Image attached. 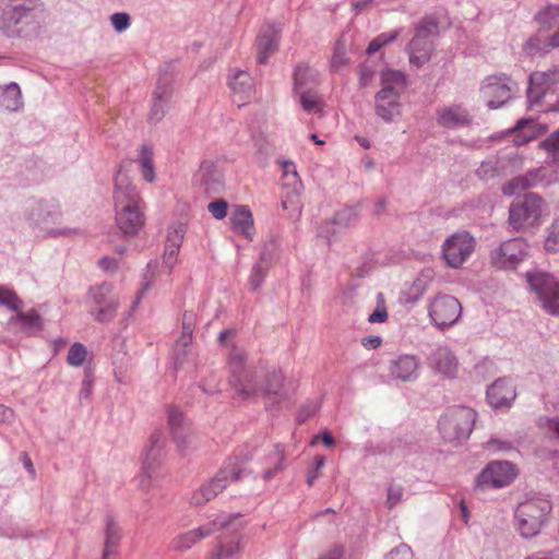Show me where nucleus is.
<instances>
[{
    "label": "nucleus",
    "instance_id": "nucleus-52",
    "mask_svg": "<svg viewBox=\"0 0 559 559\" xmlns=\"http://www.w3.org/2000/svg\"><path fill=\"white\" fill-rule=\"evenodd\" d=\"M477 176L483 180H488L498 175V162L496 159H487L476 170Z\"/></svg>",
    "mask_w": 559,
    "mask_h": 559
},
{
    "label": "nucleus",
    "instance_id": "nucleus-18",
    "mask_svg": "<svg viewBox=\"0 0 559 559\" xmlns=\"http://www.w3.org/2000/svg\"><path fill=\"white\" fill-rule=\"evenodd\" d=\"M557 180L558 176L555 171L546 167H538L511 179L503 186L502 192L504 195L512 197L538 186H549Z\"/></svg>",
    "mask_w": 559,
    "mask_h": 559
},
{
    "label": "nucleus",
    "instance_id": "nucleus-34",
    "mask_svg": "<svg viewBox=\"0 0 559 559\" xmlns=\"http://www.w3.org/2000/svg\"><path fill=\"white\" fill-rule=\"evenodd\" d=\"M0 107L13 112L23 109L24 102L17 83L0 84Z\"/></svg>",
    "mask_w": 559,
    "mask_h": 559
},
{
    "label": "nucleus",
    "instance_id": "nucleus-16",
    "mask_svg": "<svg viewBox=\"0 0 559 559\" xmlns=\"http://www.w3.org/2000/svg\"><path fill=\"white\" fill-rule=\"evenodd\" d=\"M516 466L510 461H491L477 475V488H503L518 476Z\"/></svg>",
    "mask_w": 559,
    "mask_h": 559
},
{
    "label": "nucleus",
    "instance_id": "nucleus-24",
    "mask_svg": "<svg viewBox=\"0 0 559 559\" xmlns=\"http://www.w3.org/2000/svg\"><path fill=\"white\" fill-rule=\"evenodd\" d=\"M278 250V245L276 240L271 239L270 241L265 242L258 261L253 264L250 278H249V286L250 289L253 292H257L263 284L269 267L275 258Z\"/></svg>",
    "mask_w": 559,
    "mask_h": 559
},
{
    "label": "nucleus",
    "instance_id": "nucleus-54",
    "mask_svg": "<svg viewBox=\"0 0 559 559\" xmlns=\"http://www.w3.org/2000/svg\"><path fill=\"white\" fill-rule=\"evenodd\" d=\"M359 86L367 87L373 81L376 70L374 67L368 63H362L357 69Z\"/></svg>",
    "mask_w": 559,
    "mask_h": 559
},
{
    "label": "nucleus",
    "instance_id": "nucleus-41",
    "mask_svg": "<svg viewBox=\"0 0 559 559\" xmlns=\"http://www.w3.org/2000/svg\"><path fill=\"white\" fill-rule=\"evenodd\" d=\"M357 219V211L354 207H345L335 213L333 218L329 219L328 227L338 224V230L345 231Z\"/></svg>",
    "mask_w": 559,
    "mask_h": 559
},
{
    "label": "nucleus",
    "instance_id": "nucleus-33",
    "mask_svg": "<svg viewBox=\"0 0 559 559\" xmlns=\"http://www.w3.org/2000/svg\"><path fill=\"white\" fill-rule=\"evenodd\" d=\"M168 425L174 441L177 443L178 448L182 450L189 436V426L183 414L178 408L169 407Z\"/></svg>",
    "mask_w": 559,
    "mask_h": 559
},
{
    "label": "nucleus",
    "instance_id": "nucleus-3",
    "mask_svg": "<svg viewBox=\"0 0 559 559\" xmlns=\"http://www.w3.org/2000/svg\"><path fill=\"white\" fill-rule=\"evenodd\" d=\"M43 31L37 0H0V33L10 39L33 40Z\"/></svg>",
    "mask_w": 559,
    "mask_h": 559
},
{
    "label": "nucleus",
    "instance_id": "nucleus-50",
    "mask_svg": "<svg viewBox=\"0 0 559 559\" xmlns=\"http://www.w3.org/2000/svg\"><path fill=\"white\" fill-rule=\"evenodd\" d=\"M536 20L549 27L559 20V5L550 4L536 14Z\"/></svg>",
    "mask_w": 559,
    "mask_h": 559
},
{
    "label": "nucleus",
    "instance_id": "nucleus-4",
    "mask_svg": "<svg viewBox=\"0 0 559 559\" xmlns=\"http://www.w3.org/2000/svg\"><path fill=\"white\" fill-rule=\"evenodd\" d=\"M552 504L543 495L527 497L514 510V527L523 538L537 536L548 522Z\"/></svg>",
    "mask_w": 559,
    "mask_h": 559
},
{
    "label": "nucleus",
    "instance_id": "nucleus-36",
    "mask_svg": "<svg viewBox=\"0 0 559 559\" xmlns=\"http://www.w3.org/2000/svg\"><path fill=\"white\" fill-rule=\"evenodd\" d=\"M319 81V73L316 69L306 63H299L294 72V91L313 90Z\"/></svg>",
    "mask_w": 559,
    "mask_h": 559
},
{
    "label": "nucleus",
    "instance_id": "nucleus-48",
    "mask_svg": "<svg viewBox=\"0 0 559 559\" xmlns=\"http://www.w3.org/2000/svg\"><path fill=\"white\" fill-rule=\"evenodd\" d=\"M192 342V334L181 332L180 337L176 343L175 359L177 365L185 362V357L188 353V347Z\"/></svg>",
    "mask_w": 559,
    "mask_h": 559
},
{
    "label": "nucleus",
    "instance_id": "nucleus-58",
    "mask_svg": "<svg viewBox=\"0 0 559 559\" xmlns=\"http://www.w3.org/2000/svg\"><path fill=\"white\" fill-rule=\"evenodd\" d=\"M110 22L117 33H122L129 28L131 19L126 12H116L110 16Z\"/></svg>",
    "mask_w": 559,
    "mask_h": 559
},
{
    "label": "nucleus",
    "instance_id": "nucleus-28",
    "mask_svg": "<svg viewBox=\"0 0 559 559\" xmlns=\"http://www.w3.org/2000/svg\"><path fill=\"white\" fill-rule=\"evenodd\" d=\"M170 95L171 88L168 81L166 79H159L154 91V102L148 114L150 122L157 123L164 118Z\"/></svg>",
    "mask_w": 559,
    "mask_h": 559
},
{
    "label": "nucleus",
    "instance_id": "nucleus-51",
    "mask_svg": "<svg viewBox=\"0 0 559 559\" xmlns=\"http://www.w3.org/2000/svg\"><path fill=\"white\" fill-rule=\"evenodd\" d=\"M388 319V311L384 304V296L382 293H379L377 295V307L376 309L369 314L368 321L370 323H382Z\"/></svg>",
    "mask_w": 559,
    "mask_h": 559
},
{
    "label": "nucleus",
    "instance_id": "nucleus-9",
    "mask_svg": "<svg viewBox=\"0 0 559 559\" xmlns=\"http://www.w3.org/2000/svg\"><path fill=\"white\" fill-rule=\"evenodd\" d=\"M546 209L544 200L536 193H526L513 201L509 209V224L519 231L537 225Z\"/></svg>",
    "mask_w": 559,
    "mask_h": 559
},
{
    "label": "nucleus",
    "instance_id": "nucleus-37",
    "mask_svg": "<svg viewBox=\"0 0 559 559\" xmlns=\"http://www.w3.org/2000/svg\"><path fill=\"white\" fill-rule=\"evenodd\" d=\"M265 460L269 466L263 473V479L269 481L283 469V462L285 460L284 447L280 443L274 444Z\"/></svg>",
    "mask_w": 559,
    "mask_h": 559
},
{
    "label": "nucleus",
    "instance_id": "nucleus-13",
    "mask_svg": "<svg viewBox=\"0 0 559 559\" xmlns=\"http://www.w3.org/2000/svg\"><path fill=\"white\" fill-rule=\"evenodd\" d=\"M23 216L31 227L43 228L59 221L60 203L55 198L28 199L23 205Z\"/></svg>",
    "mask_w": 559,
    "mask_h": 559
},
{
    "label": "nucleus",
    "instance_id": "nucleus-30",
    "mask_svg": "<svg viewBox=\"0 0 559 559\" xmlns=\"http://www.w3.org/2000/svg\"><path fill=\"white\" fill-rule=\"evenodd\" d=\"M430 364L447 377H454L457 369V359L447 346L437 347L429 357Z\"/></svg>",
    "mask_w": 559,
    "mask_h": 559
},
{
    "label": "nucleus",
    "instance_id": "nucleus-47",
    "mask_svg": "<svg viewBox=\"0 0 559 559\" xmlns=\"http://www.w3.org/2000/svg\"><path fill=\"white\" fill-rule=\"evenodd\" d=\"M187 233V227L182 223L174 224L167 235L166 245L167 247L180 249L183 237Z\"/></svg>",
    "mask_w": 559,
    "mask_h": 559
},
{
    "label": "nucleus",
    "instance_id": "nucleus-12",
    "mask_svg": "<svg viewBox=\"0 0 559 559\" xmlns=\"http://www.w3.org/2000/svg\"><path fill=\"white\" fill-rule=\"evenodd\" d=\"M557 92H559V66L531 73L527 86L528 109H540L546 94Z\"/></svg>",
    "mask_w": 559,
    "mask_h": 559
},
{
    "label": "nucleus",
    "instance_id": "nucleus-62",
    "mask_svg": "<svg viewBox=\"0 0 559 559\" xmlns=\"http://www.w3.org/2000/svg\"><path fill=\"white\" fill-rule=\"evenodd\" d=\"M403 488L400 485H390L388 488L386 506L392 509L402 501Z\"/></svg>",
    "mask_w": 559,
    "mask_h": 559
},
{
    "label": "nucleus",
    "instance_id": "nucleus-23",
    "mask_svg": "<svg viewBox=\"0 0 559 559\" xmlns=\"http://www.w3.org/2000/svg\"><path fill=\"white\" fill-rule=\"evenodd\" d=\"M420 361L416 355L401 354L390 360L389 374L402 382L415 381L419 376Z\"/></svg>",
    "mask_w": 559,
    "mask_h": 559
},
{
    "label": "nucleus",
    "instance_id": "nucleus-64",
    "mask_svg": "<svg viewBox=\"0 0 559 559\" xmlns=\"http://www.w3.org/2000/svg\"><path fill=\"white\" fill-rule=\"evenodd\" d=\"M540 426L559 439V418H543Z\"/></svg>",
    "mask_w": 559,
    "mask_h": 559
},
{
    "label": "nucleus",
    "instance_id": "nucleus-42",
    "mask_svg": "<svg viewBox=\"0 0 559 559\" xmlns=\"http://www.w3.org/2000/svg\"><path fill=\"white\" fill-rule=\"evenodd\" d=\"M0 306H3L12 311H19L23 308V301L12 289L0 285Z\"/></svg>",
    "mask_w": 559,
    "mask_h": 559
},
{
    "label": "nucleus",
    "instance_id": "nucleus-44",
    "mask_svg": "<svg viewBox=\"0 0 559 559\" xmlns=\"http://www.w3.org/2000/svg\"><path fill=\"white\" fill-rule=\"evenodd\" d=\"M544 248L547 252L559 251V217L546 229Z\"/></svg>",
    "mask_w": 559,
    "mask_h": 559
},
{
    "label": "nucleus",
    "instance_id": "nucleus-15",
    "mask_svg": "<svg viewBox=\"0 0 559 559\" xmlns=\"http://www.w3.org/2000/svg\"><path fill=\"white\" fill-rule=\"evenodd\" d=\"M530 245L521 237L502 241L490 251L491 264L500 270H514L528 255Z\"/></svg>",
    "mask_w": 559,
    "mask_h": 559
},
{
    "label": "nucleus",
    "instance_id": "nucleus-35",
    "mask_svg": "<svg viewBox=\"0 0 559 559\" xmlns=\"http://www.w3.org/2000/svg\"><path fill=\"white\" fill-rule=\"evenodd\" d=\"M508 132L515 134L514 142L516 145H524L537 136V122L533 118H522Z\"/></svg>",
    "mask_w": 559,
    "mask_h": 559
},
{
    "label": "nucleus",
    "instance_id": "nucleus-40",
    "mask_svg": "<svg viewBox=\"0 0 559 559\" xmlns=\"http://www.w3.org/2000/svg\"><path fill=\"white\" fill-rule=\"evenodd\" d=\"M294 92L299 96L300 106L305 111L309 114L321 111L322 102L313 90H301Z\"/></svg>",
    "mask_w": 559,
    "mask_h": 559
},
{
    "label": "nucleus",
    "instance_id": "nucleus-38",
    "mask_svg": "<svg viewBox=\"0 0 559 559\" xmlns=\"http://www.w3.org/2000/svg\"><path fill=\"white\" fill-rule=\"evenodd\" d=\"M522 441L520 438L509 439L501 436H491L486 442V449L493 453H511L519 451Z\"/></svg>",
    "mask_w": 559,
    "mask_h": 559
},
{
    "label": "nucleus",
    "instance_id": "nucleus-21",
    "mask_svg": "<svg viewBox=\"0 0 559 559\" xmlns=\"http://www.w3.org/2000/svg\"><path fill=\"white\" fill-rule=\"evenodd\" d=\"M164 449V437L160 431H155L151 438L147 448L142 454L141 469L142 477L140 480L141 488H147L157 467L159 466Z\"/></svg>",
    "mask_w": 559,
    "mask_h": 559
},
{
    "label": "nucleus",
    "instance_id": "nucleus-5",
    "mask_svg": "<svg viewBox=\"0 0 559 559\" xmlns=\"http://www.w3.org/2000/svg\"><path fill=\"white\" fill-rule=\"evenodd\" d=\"M381 90L374 96V110L379 118L392 122L401 114V95L406 87V75L388 69L381 73Z\"/></svg>",
    "mask_w": 559,
    "mask_h": 559
},
{
    "label": "nucleus",
    "instance_id": "nucleus-20",
    "mask_svg": "<svg viewBox=\"0 0 559 559\" xmlns=\"http://www.w3.org/2000/svg\"><path fill=\"white\" fill-rule=\"evenodd\" d=\"M229 516L219 514L214 520L173 538L170 548L177 551H186L192 548L198 542L204 539L218 530L227 526Z\"/></svg>",
    "mask_w": 559,
    "mask_h": 559
},
{
    "label": "nucleus",
    "instance_id": "nucleus-27",
    "mask_svg": "<svg viewBox=\"0 0 559 559\" xmlns=\"http://www.w3.org/2000/svg\"><path fill=\"white\" fill-rule=\"evenodd\" d=\"M228 85L234 93L235 102H239V107L253 96L254 82L247 71L237 70L230 74Z\"/></svg>",
    "mask_w": 559,
    "mask_h": 559
},
{
    "label": "nucleus",
    "instance_id": "nucleus-55",
    "mask_svg": "<svg viewBox=\"0 0 559 559\" xmlns=\"http://www.w3.org/2000/svg\"><path fill=\"white\" fill-rule=\"evenodd\" d=\"M155 267V265L153 264V262H150L147 264V271L146 273L144 274V283H143V286L140 290V293L138 294L135 300L133 301L132 304V310H135V308L139 306L142 297L146 294V292L150 289L151 285H152V282H153V277H154V272H153V269Z\"/></svg>",
    "mask_w": 559,
    "mask_h": 559
},
{
    "label": "nucleus",
    "instance_id": "nucleus-6",
    "mask_svg": "<svg viewBox=\"0 0 559 559\" xmlns=\"http://www.w3.org/2000/svg\"><path fill=\"white\" fill-rule=\"evenodd\" d=\"M248 460L249 456H234L227 459L215 476L201 485L200 488L192 493L190 503L201 506L215 498L231 483L239 480L245 473V461Z\"/></svg>",
    "mask_w": 559,
    "mask_h": 559
},
{
    "label": "nucleus",
    "instance_id": "nucleus-61",
    "mask_svg": "<svg viewBox=\"0 0 559 559\" xmlns=\"http://www.w3.org/2000/svg\"><path fill=\"white\" fill-rule=\"evenodd\" d=\"M93 383H94V380H93L92 371L90 369H85L84 377L82 380L81 390L79 393L80 400H85L91 396L92 391H93Z\"/></svg>",
    "mask_w": 559,
    "mask_h": 559
},
{
    "label": "nucleus",
    "instance_id": "nucleus-49",
    "mask_svg": "<svg viewBox=\"0 0 559 559\" xmlns=\"http://www.w3.org/2000/svg\"><path fill=\"white\" fill-rule=\"evenodd\" d=\"M329 221L323 222L318 228V237L325 240L326 243L336 241L344 231L338 230V224L328 227Z\"/></svg>",
    "mask_w": 559,
    "mask_h": 559
},
{
    "label": "nucleus",
    "instance_id": "nucleus-14",
    "mask_svg": "<svg viewBox=\"0 0 559 559\" xmlns=\"http://www.w3.org/2000/svg\"><path fill=\"white\" fill-rule=\"evenodd\" d=\"M112 289L110 283H103L90 288L87 299L90 313L98 322H110L116 317L119 304Z\"/></svg>",
    "mask_w": 559,
    "mask_h": 559
},
{
    "label": "nucleus",
    "instance_id": "nucleus-46",
    "mask_svg": "<svg viewBox=\"0 0 559 559\" xmlns=\"http://www.w3.org/2000/svg\"><path fill=\"white\" fill-rule=\"evenodd\" d=\"M400 35V31L396 29V31H393V32H389V33H381L380 35H378L376 38H373L368 47H367V55H373L376 53L377 51H379L383 46L394 41L397 36Z\"/></svg>",
    "mask_w": 559,
    "mask_h": 559
},
{
    "label": "nucleus",
    "instance_id": "nucleus-7",
    "mask_svg": "<svg viewBox=\"0 0 559 559\" xmlns=\"http://www.w3.org/2000/svg\"><path fill=\"white\" fill-rule=\"evenodd\" d=\"M476 417L477 413L471 407H449L439 419V432L444 441L460 444L469 438Z\"/></svg>",
    "mask_w": 559,
    "mask_h": 559
},
{
    "label": "nucleus",
    "instance_id": "nucleus-8",
    "mask_svg": "<svg viewBox=\"0 0 559 559\" xmlns=\"http://www.w3.org/2000/svg\"><path fill=\"white\" fill-rule=\"evenodd\" d=\"M439 33L438 21L435 16L424 17L415 28L414 38L407 46L411 64L421 67L429 61L433 50L432 38Z\"/></svg>",
    "mask_w": 559,
    "mask_h": 559
},
{
    "label": "nucleus",
    "instance_id": "nucleus-25",
    "mask_svg": "<svg viewBox=\"0 0 559 559\" xmlns=\"http://www.w3.org/2000/svg\"><path fill=\"white\" fill-rule=\"evenodd\" d=\"M282 25L280 23H270L264 25L259 32L255 40L258 50V62L260 64L266 63L267 59L274 53L277 48Z\"/></svg>",
    "mask_w": 559,
    "mask_h": 559
},
{
    "label": "nucleus",
    "instance_id": "nucleus-57",
    "mask_svg": "<svg viewBox=\"0 0 559 559\" xmlns=\"http://www.w3.org/2000/svg\"><path fill=\"white\" fill-rule=\"evenodd\" d=\"M178 252H179V249H175V248L165 246L163 263H162V272H164L165 274L171 273V270L177 262Z\"/></svg>",
    "mask_w": 559,
    "mask_h": 559
},
{
    "label": "nucleus",
    "instance_id": "nucleus-31",
    "mask_svg": "<svg viewBox=\"0 0 559 559\" xmlns=\"http://www.w3.org/2000/svg\"><path fill=\"white\" fill-rule=\"evenodd\" d=\"M16 314L9 320V324L20 325V331L26 336H34L43 329V321L39 313L35 309L27 312L21 310L15 311Z\"/></svg>",
    "mask_w": 559,
    "mask_h": 559
},
{
    "label": "nucleus",
    "instance_id": "nucleus-17",
    "mask_svg": "<svg viewBox=\"0 0 559 559\" xmlns=\"http://www.w3.org/2000/svg\"><path fill=\"white\" fill-rule=\"evenodd\" d=\"M428 314L435 326L444 330L459 321L462 316V306L453 296L438 295L430 301Z\"/></svg>",
    "mask_w": 559,
    "mask_h": 559
},
{
    "label": "nucleus",
    "instance_id": "nucleus-43",
    "mask_svg": "<svg viewBox=\"0 0 559 559\" xmlns=\"http://www.w3.org/2000/svg\"><path fill=\"white\" fill-rule=\"evenodd\" d=\"M87 354L88 352L86 346L80 342H75L69 348L67 362L72 367H81L84 364Z\"/></svg>",
    "mask_w": 559,
    "mask_h": 559
},
{
    "label": "nucleus",
    "instance_id": "nucleus-53",
    "mask_svg": "<svg viewBox=\"0 0 559 559\" xmlns=\"http://www.w3.org/2000/svg\"><path fill=\"white\" fill-rule=\"evenodd\" d=\"M348 62L346 51L344 46H342L340 43L336 44L334 48L333 56L331 58V69L333 71H340L342 68H344Z\"/></svg>",
    "mask_w": 559,
    "mask_h": 559
},
{
    "label": "nucleus",
    "instance_id": "nucleus-59",
    "mask_svg": "<svg viewBox=\"0 0 559 559\" xmlns=\"http://www.w3.org/2000/svg\"><path fill=\"white\" fill-rule=\"evenodd\" d=\"M320 407V404L317 401H308L304 404L297 413V423L304 424L311 416H313Z\"/></svg>",
    "mask_w": 559,
    "mask_h": 559
},
{
    "label": "nucleus",
    "instance_id": "nucleus-56",
    "mask_svg": "<svg viewBox=\"0 0 559 559\" xmlns=\"http://www.w3.org/2000/svg\"><path fill=\"white\" fill-rule=\"evenodd\" d=\"M542 147L549 154L552 159L559 155V129L549 134L543 142Z\"/></svg>",
    "mask_w": 559,
    "mask_h": 559
},
{
    "label": "nucleus",
    "instance_id": "nucleus-22",
    "mask_svg": "<svg viewBox=\"0 0 559 559\" xmlns=\"http://www.w3.org/2000/svg\"><path fill=\"white\" fill-rule=\"evenodd\" d=\"M436 122L439 127L448 130H457L469 127L473 116L462 104H449L436 110Z\"/></svg>",
    "mask_w": 559,
    "mask_h": 559
},
{
    "label": "nucleus",
    "instance_id": "nucleus-29",
    "mask_svg": "<svg viewBox=\"0 0 559 559\" xmlns=\"http://www.w3.org/2000/svg\"><path fill=\"white\" fill-rule=\"evenodd\" d=\"M230 222L234 231L252 240L255 229L252 213L247 205H236L231 212Z\"/></svg>",
    "mask_w": 559,
    "mask_h": 559
},
{
    "label": "nucleus",
    "instance_id": "nucleus-19",
    "mask_svg": "<svg viewBox=\"0 0 559 559\" xmlns=\"http://www.w3.org/2000/svg\"><path fill=\"white\" fill-rule=\"evenodd\" d=\"M516 90V83L506 74L488 76L483 86L481 93L490 109H498L511 97Z\"/></svg>",
    "mask_w": 559,
    "mask_h": 559
},
{
    "label": "nucleus",
    "instance_id": "nucleus-60",
    "mask_svg": "<svg viewBox=\"0 0 559 559\" xmlns=\"http://www.w3.org/2000/svg\"><path fill=\"white\" fill-rule=\"evenodd\" d=\"M207 209L211 215L216 219H223L227 215V202L223 199L211 202Z\"/></svg>",
    "mask_w": 559,
    "mask_h": 559
},
{
    "label": "nucleus",
    "instance_id": "nucleus-39",
    "mask_svg": "<svg viewBox=\"0 0 559 559\" xmlns=\"http://www.w3.org/2000/svg\"><path fill=\"white\" fill-rule=\"evenodd\" d=\"M120 537L119 526L110 515H107L105 521V544L103 552L116 555Z\"/></svg>",
    "mask_w": 559,
    "mask_h": 559
},
{
    "label": "nucleus",
    "instance_id": "nucleus-32",
    "mask_svg": "<svg viewBox=\"0 0 559 559\" xmlns=\"http://www.w3.org/2000/svg\"><path fill=\"white\" fill-rule=\"evenodd\" d=\"M154 155V147L151 144L143 143L140 145L136 164L143 180L148 183H153L156 179Z\"/></svg>",
    "mask_w": 559,
    "mask_h": 559
},
{
    "label": "nucleus",
    "instance_id": "nucleus-10",
    "mask_svg": "<svg viewBox=\"0 0 559 559\" xmlns=\"http://www.w3.org/2000/svg\"><path fill=\"white\" fill-rule=\"evenodd\" d=\"M526 281L537 295L543 310L550 316L559 317V281L554 275L540 271L527 272Z\"/></svg>",
    "mask_w": 559,
    "mask_h": 559
},
{
    "label": "nucleus",
    "instance_id": "nucleus-2",
    "mask_svg": "<svg viewBox=\"0 0 559 559\" xmlns=\"http://www.w3.org/2000/svg\"><path fill=\"white\" fill-rule=\"evenodd\" d=\"M131 160H123L114 178L115 219L124 236H135L145 224V204L129 176Z\"/></svg>",
    "mask_w": 559,
    "mask_h": 559
},
{
    "label": "nucleus",
    "instance_id": "nucleus-26",
    "mask_svg": "<svg viewBox=\"0 0 559 559\" xmlns=\"http://www.w3.org/2000/svg\"><path fill=\"white\" fill-rule=\"evenodd\" d=\"M486 396L492 408H509L516 397L515 386L510 379L500 378L488 386Z\"/></svg>",
    "mask_w": 559,
    "mask_h": 559
},
{
    "label": "nucleus",
    "instance_id": "nucleus-1",
    "mask_svg": "<svg viewBox=\"0 0 559 559\" xmlns=\"http://www.w3.org/2000/svg\"><path fill=\"white\" fill-rule=\"evenodd\" d=\"M228 368L229 384L234 390V395L239 400H249L260 394H282L284 380L282 371L276 369L265 371L262 368L247 367L246 354L240 348L234 347L230 350Z\"/></svg>",
    "mask_w": 559,
    "mask_h": 559
},
{
    "label": "nucleus",
    "instance_id": "nucleus-45",
    "mask_svg": "<svg viewBox=\"0 0 559 559\" xmlns=\"http://www.w3.org/2000/svg\"><path fill=\"white\" fill-rule=\"evenodd\" d=\"M240 550L239 539L219 542L216 559H237Z\"/></svg>",
    "mask_w": 559,
    "mask_h": 559
},
{
    "label": "nucleus",
    "instance_id": "nucleus-63",
    "mask_svg": "<svg viewBox=\"0 0 559 559\" xmlns=\"http://www.w3.org/2000/svg\"><path fill=\"white\" fill-rule=\"evenodd\" d=\"M385 559H414L412 548L406 544H401L392 549Z\"/></svg>",
    "mask_w": 559,
    "mask_h": 559
},
{
    "label": "nucleus",
    "instance_id": "nucleus-11",
    "mask_svg": "<svg viewBox=\"0 0 559 559\" xmlns=\"http://www.w3.org/2000/svg\"><path fill=\"white\" fill-rule=\"evenodd\" d=\"M476 239L468 231H457L447 237L441 246L442 259L448 267L460 269L473 254Z\"/></svg>",
    "mask_w": 559,
    "mask_h": 559
}]
</instances>
